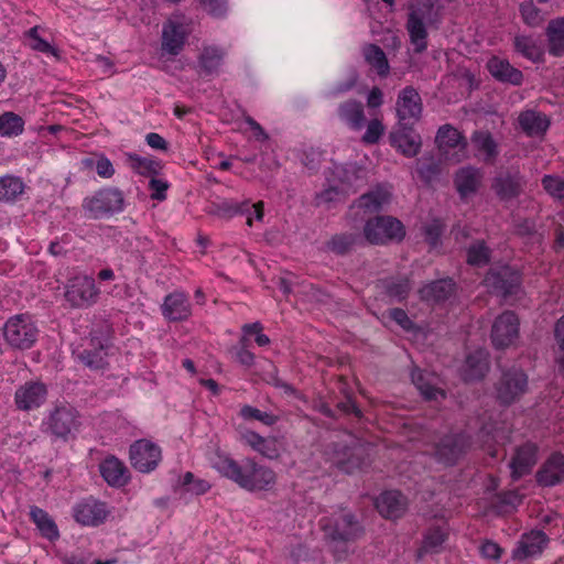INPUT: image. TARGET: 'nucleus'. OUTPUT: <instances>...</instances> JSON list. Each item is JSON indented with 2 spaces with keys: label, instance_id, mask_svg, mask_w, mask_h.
<instances>
[{
  "label": "nucleus",
  "instance_id": "obj_39",
  "mask_svg": "<svg viewBox=\"0 0 564 564\" xmlns=\"http://www.w3.org/2000/svg\"><path fill=\"white\" fill-rule=\"evenodd\" d=\"M415 170L421 181L430 185L442 172L441 161L432 154L423 155L416 161Z\"/></svg>",
  "mask_w": 564,
  "mask_h": 564
},
{
  "label": "nucleus",
  "instance_id": "obj_18",
  "mask_svg": "<svg viewBox=\"0 0 564 564\" xmlns=\"http://www.w3.org/2000/svg\"><path fill=\"white\" fill-rule=\"evenodd\" d=\"M47 388L40 381H28L20 386L14 394V402L19 410L31 411L40 408L46 400Z\"/></svg>",
  "mask_w": 564,
  "mask_h": 564
},
{
  "label": "nucleus",
  "instance_id": "obj_8",
  "mask_svg": "<svg viewBox=\"0 0 564 564\" xmlns=\"http://www.w3.org/2000/svg\"><path fill=\"white\" fill-rule=\"evenodd\" d=\"M99 293L93 278L76 275L67 281L64 296L70 307L87 308L97 302Z\"/></svg>",
  "mask_w": 564,
  "mask_h": 564
},
{
  "label": "nucleus",
  "instance_id": "obj_38",
  "mask_svg": "<svg viewBox=\"0 0 564 564\" xmlns=\"http://www.w3.org/2000/svg\"><path fill=\"white\" fill-rule=\"evenodd\" d=\"M435 142L438 149L444 152L458 145H462V148L467 145L466 139L451 124H444L438 129Z\"/></svg>",
  "mask_w": 564,
  "mask_h": 564
},
{
  "label": "nucleus",
  "instance_id": "obj_13",
  "mask_svg": "<svg viewBox=\"0 0 564 564\" xmlns=\"http://www.w3.org/2000/svg\"><path fill=\"white\" fill-rule=\"evenodd\" d=\"M523 176L518 167L500 169L491 181V189L500 200L517 198L523 191Z\"/></svg>",
  "mask_w": 564,
  "mask_h": 564
},
{
  "label": "nucleus",
  "instance_id": "obj_49",
  "mask_svg": "<svg viewBox=\"0 0 564 564\" xmlns=\"http://www.w3.org/2000/svg\"><path fill=\"white\" fill-rule=\"evenodd\" d=\"M24 184L15 176L7 175L0 177V202H13L23 193Z\"/></svg>",
  "mask_w": 564,
  "mask_h": 564
},
{
  "label": "nucleus",
  "instance_id": "obj_45",
  "mask_svg": "<svg viewBox=\"0 0 564 564\" xmlns=\"http://www.w3.org/2000/svg\"><path fill=\"white\" fill-rule=\"evenodd\" d=\"M384 293L399 302L405 300L411 291V281L406 276L389 278L382 281Z\"/></svg>",
  "mask_w": 564,
  "mask_h": 564
},
{
  "label": "nucleus",
  "instance_id": "obj_60",
  "mask_svg": "<svg viewBox=\"0 0 564 564\" xmlns=\"http://www.w3.org/2000/svg\"><path fill=\"white\" fill-rule=\"evenodd\" d=\"M520 13L525 24L529 26H538L541 22L540 9L532 2H523L520 4Z\"/></svg>",
  "mask_w": 564,
  "mask_h": 564
},
{
  "label": "nucleus",
  "instance_id": "obj_9",
  "mask_svg": "<svg viewBox=\"0 0 564 564\" xmlns=\"http://www.w3.org/2000/svg\"><path fill=\"white\" fill-rule=\"evenodd\" d=\"M520 335V321L510 310L499 314L491 326L490 339L496 349H506L512 346Z\"/></svg>",
  "mask_w": 564,
  "mask_h": 564
},
{
  "label": "nucleus",
  "instance_id": "obj_58",
  "mask_svg": "<svg viewBox=\"0 0 564 564\" xmlns=\"http://www.w3.org/2000/svg\"><path fill=\"white\" fill-rule=\"evenodd\" d=\"M328 249L337 254H346L352 246V238L347 234H339L332 237L327 242Z\"/></svg>",
  "mask_w": 564,
  "mask_h": 564
},
{
  "label": "nucleus",
  "instance_id": "obj_27",
  "mask_svg": "<svg viewBox=\"0 0 564 564\" xmlns=\"http://www.w3.org/2000/svg\"><path fill=\"white\" fill-rule=\"evenodd\" d=\"M99 471L104 480L111 487H123L130 480V471L127 466L113 455L107 456L99 464Z\"/></svg>",
  "mask_w": 564,
  "mask_h": 564
},
{
  "label": "nucleus",
  "instance_id": "obj_41",
  "mask_svg": "<svg viewBox=\"0 0 564 564\" xmlns=\"http://www.w3.org/2000/svg\"><path fill=\"white\" fill-rule=\"evenodd\" d=\"M366 62L373 67L379 76L386 77L390 66L383 50L377 44H367L364 50Z\"/></svg>",
  "mask_w": 564,
  "mask_h": 564
},
{
  "label": "nucleus",
  "instance_id": "obj_26",
  "mask_svg": "<svg viewBox=\"0 0 564 564\" xmlns=\"http://www.w3.org/2000/svg\"><path fill=\"white\" fill-rule=\"evenodd\" d=\"M398 117L399 121L406 122L413 119L417 121L422 113V100L415 88L406 86L398 96Z\"/></svg>",
  "mask_w": 564,
  "mask_h": 564
},
{
  "label": "nucleus",
  "instance_id": "obj_42",
  "mask_svg": "<svg viewBox=\"0 0 564 564\" xmlns=\"http://www.w3.org/2000/svg\"><path fill=\"white\" fill-rule=\"evenodd\" d=\"M514 48L533 63L544 62V51L531 36L519 35L514 37Z\"/></svg>",
  "mask_w": 564,
  "mask_h": 564
},
{
  "label": "nucleus",
  "instance_id": "obj_53",
  "mask_svg": "<svg viewBox=\"0 0 564 564\" xmlns=\"http://www.w3.org/2000/svg\"><path fill=\"white\" fill-rule=\"evenodd\" d=\"M386 127L378 118H373L367 123V130L361 137V142L366 145L378 144L383 137Z\"/></svg>",
  "mask_w": 564,
  "mask_h": 564
},
{
  "label": "nucleus",
  "instance_id": "obj_16",
  "mask_svg": "<svg viewBox=\"0 0 564 564\" xmlns=\"http://www.w3.org/2000/svg\"><path fill=\"white\" fill-rule=\"evenodd\" d=\"M108 513L107 505L91 497L77 502L73 509V516L76 522L88 527L102 524Z\"/></svg>",
  "mask_w": 564,
  "mask_h": 564
},
{
  "label": "nucleus",
  "instance_id": "obj_61",
  "mask_svg": "<svg viewBox=\"0 0 564 564\" xmlns=\"http://www.w3.org/2000/svg\"><path fill=\"white\" fill-rule=\"evenodd\" d=\"M554 338L558 346V356L556 357V364L560 371H564V315L555 323Z\"/></svg>",
  "mask_w": 564,
  "mask_h": 564
},
{
  "label": "nucleus",
  "instance_id": "obj_44",
  "mask_svg": "<svg viewBox=\"0 0 564 564\" xmlns=\"http://www.w3.org/2000/svg\"><path fill=\"white\" fill-rule=\"evenodd\" d=\"M108 354L105 347L99 343L93 349H85L78 355V359L93 370H101L108 366Z\"/></svg>",
  "mask_w": 564,
  "mask_h": 564
},
{
  "label": "nucleus",
  "instance_id": "obj_29",
  "mask_svg": "<svg viewBox=\"0 0 564 564\" xmlns=\"http://www.w3.org/2000/svg\"><path fill=\"white\" fill-rule=\"evenodd\" d=\"M391 192L378 184L358 198V208L365 214H378L391 202Z\"/></svg>",
  "mask_w": 564,
  "mask_h": 564
},
{
  "label": "nucleus",
  "instance_id": "obj_36",
  "mask_svg": "<svg viewBox=\"0 0 564 564\" xmlns=\"http://www.w3.org/2000/svg\"><path fill=\"white\" fill-rule=\"evenodd\" d=\"M29 514L43 538L48 541H55L59 538V531L54 519L44 509L32 506Z\"/></svg>",
  "mask_w": 564,
  "mask_h": 564
},
{
  "label": "nucleus",
  "instance_id": "obj_64",
  "mask_svg": "<svg viewBox=\"0 0 564 564\" xmlns=\"http://www.w3.org/2000/svg\"><path fill=\"white\" fill-rule=\"evenodd\" d=\"M246 341V337L240 339V346L235 348V357L242 366L250 367L254 362V355L247 348Z\"/></svg>",
  "mask_w": 564,
  "mask_h": 564
},
{
  "label": "nucleus",
  "instance_id": "obj_40",
  "mask_svg": "<svg viewBox=\"0 0 564 564\" xmlns=\"http://www.w3.org/2000/svg\"><path fill=\"white\" fill-rule=\"evenodd\" d=\"M246 442L261 455L273 459L279 457V449L274 438H265L257 432L249 431L245 434Z\"/></svg>",
  "mask_w": 564,
  "mask_h": 564
},
{
  "label": "nucleus",
  "instance_id": "obj_50",
  "mask_svg": "<svg viewBox=\"0 0 564 564\" xmlns=\"http://www.w3.org/2000/svg\"><path fill=\"white\" fill-rule=\"evenodd\" d=\"M40 25H35L24 33V36L30 40L29 46L33 51L50 54L55 56L56 58H59L58 50L40 36Z\"/></svg>",
  "mask_w": 564,
  "mask_h": 564
},
{
  "label": "nucleus",
  "instance_id": "obj_31",
  "mask_svg": "<svg viewBox=\"0 0 564 564\" xmlns=\"http://www.w3.org/2000/svg\"><path fill=\"white\" fill-rule=\"evenodd\" d=\"M487 69L495 79L501 83L518 86L523 80V74L520 69L513 67L507 59L497 56L489 58Z\"/></svg>",
  "mask_w": 564,
  "mask_h": 564
},
{
  "label": "nucleus",
  "instance_id": "obj_57",
  "mask_svg": "<svg viewBox=\"0 0 564 564\" xmlns=\"http://www.w3.org/2000/svg\"><path fill=\"white\" fill-rule=\"evenodd\" d=\"M316 409L317 411L327 416V417H333V419H337L338 415L336 414L337 412L340 413V415H348L351 410H352V400L350 397L347 398V401L346 402H339L337 403L336 405V409H332L327 403L325 402H321L318 405H316Z\"/></svg>",
  "mask_w": 564,
  "mask_h": 564
},
{
  "label": "nucleus",
  "instance_id": "obj_47",
  "mask_svg": "<svg viewBox=\"0 0 564 564\" xmlns=\"http://www.w3.org/2000/svg\"><path fill=\"white\" fill-rule=\"evenodd\" d=\"M24 131V120L21 116L6 111L0 115V137H18Z\"/></svg>",
  "mask_w": 564,
  "mask_h": 564
},
{
  "label": "nucleus",
  "instance_id": "obj_32",
  "mask_svg": "<svg viewBox=\"0 0 564 564\" xmlns=\"http://www.w3.org/2000/svg\"><path fill=\"white\" fill-rule=\"evenodd\" d=\"M406 31L411 43L414 45V53L422 54L427 48V30L423 22V14L416 10L408 14Z\"/></svg>",
  "mask_w": 564,
  "mask_h": 564
},
{
  "label": "nucleus",
  "instance_id": "obj_30",
  "mask_svg": "<svg viewBox=\"0 0 564 564\" xmlns=\"http://www.w3.org/2000/svg\"><path fill=\"white\" fill-rule=\"evenodd\" d=\"M549 538L543 531H531L522 536L518 547L513 551V558L522 561L541 554Z\"/></svg>",
  "mask_w": 564,
  "mask_h": 564
},
{
  "label": "nucleus",
  "instance_id": "obj_14",
  "mask_svg": "<svg viewBox=\"0 0 564 564\" xmlns=\"http://www.w3.org/2000/svg\"><path fill=\"white\" fill-rule=\"evenodd\" d=\"M391 147L395 148L406 158H414L422 147V139L409 122H398V127L389 133Z\"/></svg>",
  "mask_w": 564,
  "mask_h": 564
},
{
  "label": "nucleus",
  "instance_id": "obj_25",
  "mask_svg": "<svg viewBox=\"0 0 564 564\" xmlns=\"http://www.w3.org/2000/svg\"><path fill=\"white\" fill-rule=\"evenodd\" d=\"M538 462V446L533 443H525L516 449V453L509 464L511 468V478L519 480L524 475L531 473Z\"/></svg>",
  "mask_w": 564,
  "mask_h": 564
},
{
  "label": "nucleus",
  "instance_id": "obj_43",
  "mask_svg": "<svg viewBox=\"0 0 564 564\" xmlns=\"http://www.w3.org/2000/svg\"><path fill=\"white\" fill-rule=\"evenodd\" d=\"M411 380L427 401L436 400L438 394L445 397L444 391L431 384L426 379V373L416 366L411 370Z\"/></svg>",
  "mask_w": 564,
  "mask_h": 564
},
{
  "label": "nucleus",
  "instance_id": "obj_20",
  "mask_svg": "<svg viewBox=\"0 0 564 564\" xmlns=\"http://www.w3.org/2000/svg\"><path fill=\"white\" fill-rule=\"evenodd\" d=\"M161 312L169 322H183L192 315V305L184 292H172L164 297Z\"/></svg>",
  "mask_w": 564,
  "mask_h": 564
},
{
  "label": "nucleus",
  "instance_id": "obj_1",
  "mask_svg": "<svg viewBox=\"0 0 564 564\" xmlns=\"http://www.w3.org/2000/svg\"><path fill=\"white\" fill-rule=\"evenodd\" d=\"M82 208L89 219H107L124 210V194L119 187L105 186L86 196Z\"/></svg>",
  "mask_w": 564,
  "mask_h": 564
},
{
  "label": "nucleus",
  "instance_id": "obj_19",
  "mask_svg": "<svg viewBox=\"0 0 564 564\" xmlns=\"http://www.w3.org/2000/svg\"><path fill=\"white\" fill-rule=\"evenodd\" d=\"M456 282L452 278H443L424 284L419 290L421 301L429 304H441L456 293Z\"/></svg>",
  "mask_w": 564,
  "mask_h": 564
},
{
  "label": "nucleus",
  "instance_id": "obj_28",
  "mask_svg": "<svg viewBox=\"0 0 564 564\" xmlns=\"http://www.w3.org/2000/svg\"><path fill=\"white\" fill-rule=\"evenodd\" d=\"M489 354L485 349H477L466 356L463 367L465 382L482 380L489 371Z\"/></svg>",
  "mask_w": 564,
  "mask_h": 564
},
{
  "label": "nucleus",
  "instance_id": "obj_52",
  "mask_svg": "<svg viewBox=\"0 0 564 564\" xmlns=\"http://www.w3.org/2000/svg\"><path fill=\"white\" fill-rule=\"evenodd\" d=\"M240 416L243 419V420H257V421H260L261 423H263L264 425L267 426H272L274 425L279 417L272 413H269V412H263L257 408H253L251 405H243L241 409H240Z\"/></svg>",
  "mask_w": 564,
  "mask_h": 564
},
{
  "label": "nucleus",
  "instance_id": "obj_54",
  "mask_svg": "<svg viewBox=\"0 0 564 564\" xmlns=\"http://www.w3.org/2000/svg\"><path fill=\"white\" fill-rule=\"evenodd\" d=\"M301 161L311 174L316 173L324 161V152L317 148H308L302 151Z\"/></svg>",
  "mask_w": 564,
  "mask_h": 564
},
{
  "label": "nucleus",
  "instance_id": "obj_6",
  "mask_svg": "<svg viewBox=\"0 0 564 564\" xmlns=\"http://www.w3.org/2000/svg\"><path fill=\"white\" fill-rule=\"evenodd\" d=\"M2 330L6 343L19 350L32 348L39 337V328L29 314L11 316L4 323Z\"/></svg>",
  "mask_w": 564,
  "mask_h": 564
},
{
  "label": "nucleus",
  "instance_id": "obj_11",
  "mask_svg": "<svg viewBox=\"0 0 564 564\" xmlns=\"http://www.w3.org/2000/svg\"><path fill=\"white\" fill-rule=\"evenodd\" d=\"M132 467L140 473H151L162 459L160 446L148 440L135 441L129 449Z\"/></svg>",
  "mask_w": 564,
  "mask_h": 564
},
{
  "label": "nucleus",
  "instance_id": "obj_23",
  "mask_svg": "<svg viewBox=\"0 0 564 564\" xmlns=\"http://www.w3.org/2000/svg\"><path fill=\"white\" fill-rule=\"evenodd\" d=\"M375 506L383 518L395 520L405 513L408 500L401 491L388 490L376 499Z\"/></svg>",
  "mask_w": 564,
  "mask_h": 564
},
{
  "label": "nucleus",
  "instance_id": "obj_5",
  "mask_svg": "<svg viewBox=\"0 0 564 564\" xmlns=\"http://www.w3.org/2000/svg\"><path fill=\"white\" fill-rule=\"evenodd\" d=\"M528 384V376L521 368L513 366L501 370L494 386L496 401L502 406H510L527 393Z\"/></svg>",
  "mask_w": 564,
  "mask_h": 564
},
{
  "label": "nucleus",
  "instance_id": "obj_15",
  "mask_svg": "<svg viewBox=\"0 0 564 564\" xmlns=\"http://www.w3.org/2000/svg\"><path fill=\"white\" fill-rule=\"evenodd\" d=\"M212 213L223 218H231L236 215H247V225L252 226L253 214L257 220H262L263 218V203L258 202L257 204H250L248 200L239 203L231 199H225L215 204Z\"/></svg>",
  "mask_w": 564,
  "mask_h": 564
},
{
  "label": "nucleus",
  "instance_id": "obj_63",
  "mask_svg": "<svg viewBox=\"0 0 564 564\" xmlns=\"http://www.w3.org/2000/svg\"><path fill=\"white\" fill-rule=\"evenodd\" d=\"M388 316L406 332H411L415 328V324L403 308H391L388 312Z\"/></svg>",
  "mask_w": 564,
  "mask_h": 564
},
{
  "label": "nucleus",
  "instance_id": "obj_55",
  "mask_svg": "<svg viewBox=\"0 0 564 564\" xmlns=\"http://www.w3.org/2000/svg\"><path fill=\"white\" fill-rule=\"evenodd\" d=\"M443 231L444 224L440 219H433L422 226L424 239L431 247H436L440 243Z\"/></svg>",
  "mask_w": 564,
  "mask_h": 564
},
{
  "label": "nucleus",
  "instance_id": "obj_4",
  "mask_svg": "<svg viewBox=\"0 0 564 564\" xmlns=\"http://www.w3.org/2000/svg\"><path fill=\"white\" fill-rule=\"evenodd\" d=\"M484 282L492 294L509 299L522 292L523 272L509 264L495 267L488 270Z\"/></svg>",
  "mask_w": 564,
  "mask_h": 564
},
{
  "label": "nucleus",
  "instance_id": "obj_51",
  "mask_svg": "<svg viewBox=\"0 0 564 564\" xmlns=\"http://www.w3.org/2000/svg\"><path fill=\"white\" fill-rule=\"evenodd\" d=\"M467 263L474 267L486 265L490 261V249L484 240H478L467 248Z\"/></svg>",
  "mask_w": 564,
  "mask_h": 564
},
{
  "label": "nucleus",
  "instance_id": "obj_33",
  "mask_svg": "<svg viewBox=\"0 0 564 564\" xmlns=\"http://www.w3.org/2000/svg\"><path fill=\"white\" fill-rule=\"evenodd\" d=\"M247 477L249 479L248 491H267L276 482L275 473L270 467L258 464L254 459Z\"/></svg>",
  "mask_w": 564,
  "mask_h": 564
},
{
  "label": "nucleus",
  "instance_id": "obj_21",
  "mask_svg": "<svg viewBox=\"0 0 564 564\" xmlns=\"http://www.w3.org/2000/svg\"><path fill=\"white\" fill-rule=\"evenodd\" d=\"M185 26L176 21L167 20L162 28L161 50L172 56L178 55L187 41Z\"/></svg>",
  "mask_w": 564,
  "mask_h": 564
},
{
  "label": "nucleus",
  "instance_id": "obj_35",
  "mask_svg": "<svg viewBox=\"0 0 564 564\" xmlns=\"http://www.w3.org/2000/svg\"><path fill=\"white\" fill-rule=\"evenodd\" d=\"M126 159L129 167L144 177L156 176L163 170V163L159 159L141 156L137 153H126Z\"/></svg>",
  "mask_w": 564,
  "mask_h": 564
},
{
  "label": "nucleus",
  "instance_id": "obj_34",
  "mask_svg": "<svg viewBox=\"0 0 564 564\" xmlns=\"http://www.w3.org/2000/svg\"><path fill=\"white\" fill-rule=\"evenodd\" d=\"M547 51L550 55L561 57L564 55V17L549 21L545 29Z\"/></svg>",
  "mask_w": 564,
  "mask_h": 564
},
{
  "label": "nucleus",
  "instance_id": "obj_22",
  "mask_svg": "<svg viewBox=\"0 0 564 564\" xmlns=\"http://www.w3.org/2000/svg\"><path fill=\"white\" fill-rule=\"evenodd\" d=\"M536 482L542 487H554L564 482V455L551 454L535 474Z\"/></svg>",
  "mask_w": 564,
  "mask_h": 564
},
{
  "label": "nucleus",
  "instance_id": "obj_3",
  "mask_svg": "<svg viewBox=\"0 0 564 564\" xmlns=\"http://www.w3.org/2000/svg\"><path fill=\"white\" fill-rule=\"evenodd\" d=\"M44 432L52 437L69 441L80 426L79 413L69 403L56 404L43 422Z\"/></svg>",
  "mask_w": 564,
  "mask_h": 564
},
{
  "label": "nucleus",
  "instance_id": "obj_59",
  "mask_svg": "<svg viewBox=\"0 0 564 564\" xmlns=\"http://www.w3.org/2000/svg\"><path fill=\"white\" fill-rule=\"evenodd\" d=\"M170 187L167 181L151 176L148 188L151 192L150 197L154 200L163 202L166 199V192Z\"/></svg>",
  "mask_w": 564,
  "mask_h": 564
},
{
  "label": "nucleus",
  "instance_id": "obj_12",
  "mask_svg": "<svg viewBox=\"0 0 564 564\" xmlns=\"http://www.w3.org/2000/svg\"><path fill=\"white\" fill-rule=\"evenodd\" d=\"M252 463V458H245L239 463L225 454H216L212 465L223 477L247 490L249 485L247 476L251 470Z\"/></svg>",
  "mask_w": 564,
  "mask_h": 564
},
{
  "label": "nucleus",
  "instance_id": "obj_37",
  "mask_svg": "<svg viewBox=\"0 0 564 564\" xmlns=\"http://www.w3.org/2000/svg\"><path fill=\"white\" fill-rule=\"evenodd\" d=\"M519 124L528 135H539L549 129L550 120L543 113L524 111L519 116Z\"/></svg>",
  "mask_w": 564,
  "mask_h": 564
},
{
  "label": "nucleus",
  "instance_id": "obj_46",
  "mask_svg": "<svg viewBox=\"0 0 564 564\" xmlns=\"http://www.w3.org/2000/svg\"><path fill=\"white\" fill-rule=\"evenodd\" d=\"M446 539L447 534L440 527L430 528L424 535L422 546L417 551L419 557L425 553H438Z\"/></svg>",
  "mask_w": 564,
  "mask_h": 564
},
{
  "label": "nucleus",
  "instance_id": "obj_7",
  "mask_svg": "<svg viewBox=\"0 0 564 564\" xmlns=\"http://www.w3.org/2000/svg\"><path fill=\"white\" fill-rule=\"evenodd\" d=\"M321 523L335 558L337 561L347 558L352 533V514H343L336 519L323 518Z\"/></svg>",
  "mask_w": 564,
  "mask_h": 564
},
{
  "label": "nucleus",
  "instance_id": "obj_48",
  "mask_svg": "<svg viewBox=\"0 0 564 564\" xmlns=\"http://www.w3.org/2000/svg\"><path fill=\"white\" fill-rule=\"evenodd\" d=\"M475 147L486 153L485 161L492 163L498 155L497 143L488 131H475L471 137Z\"/></svg>",
  "mask_w": 564,
  "mask_h": 564
},
{
  "label": "nucleus",
  "instance_id": "obj_56",
  "mask_svg": "<svg viewBox=\"0 0 564 564\" xmlns=\"http://www.w3.org/2000/svg\"><path fill=\"white\" fill-rule=\"evenodd\" d=\"M541 183L549 195L556 199H564V180L555 175H544Z\"/></svg>",
  "mask_w": 564,
  "mask_h": 564
},
{
  "label": "nucleus",
  "instance_id": "obj_17",
  "mask_svg": "<svg viewBox=\"0 0 564 564\" xmlns=\"http://www.w3.org/2000/svg\"><path fill=\"white\" fill-rule=\"evenodd\" d=\"M227 52L217 45H205L197 56L196 72L203 78L216 77L220 74Z\"/></svg>",
  "mask_w": 564,
  "mask_h": 564
},
{
  "label": "nucleus",
  "instance_id": "obj_62",
  "mask_svg": "<svg viewBox=\"0 0 564 564\" xmlns=\"http://www.w3.org/2000/svg\"><path fill=\"white\" fill-rule=\"evenodd\" d=\"M203 9L215 18H221L226 14L228 6L227 0H198Z\"/></svg>",
  "mask_w": 564,
  "mask_h": 564
},
{
  "label": "nucleus",
  "instance_id": "obj_10",
  "mask_svg": "<svg viewBox=\"0 0 564 564\" xmlns=\"http://www.w3.org/2000/svg\"><path fill=\"white\" fill-rule=\"evenodd\" d=\"M470 445V437L465 433L447 434L435 444L434 457L440 464L454 466L466 454Z\"/></svg>",
  "mask_w": 564,
  "mask_h": 564
},
{
  "label": "nucleus",
  "instance_id": "obj_2",
  "mask_svg": "<svg viewBox=\"0 0 564 564\" xmlns=\"http://www.w3.org/2000/svg\"><path fill=\"white\" fill-rule=\"evenodd\" d=\"M405 235L406 230L402 221L389 215H376L364 226L365 239L376 246L400 243Z\"/></svg>",
  "mask_w": 564,
  "mask_h": 564
},
{
  "label": "nucleus",
  "instance_id": "obj_24",
  "mask_svg": "<svg viewBox=\"0 0 564 564\" xmlns=\"http://www.w3.org/2000/svg\"><path fill=\"white\" fill-rule=\"evenodd\" d=\"M484 178L480 169L468 165L458 169L454 174V185L462 199H466L475 195Z\"/></svg>",
  "mask_w": 564,
  "mask_h": 564
}]
</instances>
